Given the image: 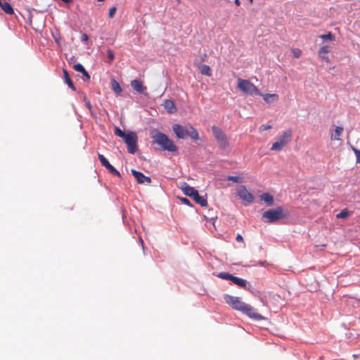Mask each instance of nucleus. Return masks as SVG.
<instances>
[{
	"instance_id": "1",
	"label": "nucleus",
	"mask_w": 360,
	"mask_h": 360,
	"mask_svg": "<svg viewBox=\"0 0 360 360\" xmlns=\"http://www.w3.org/2000/svg\"><path fill=\"white\" fill-rule=\"evenodd\" d=\"M172 129L179 139H184L189 136L195 141L199 139L198 131L191 125L183 127L179 124H175L172 126Z\"/></svg>"
},
{
	"instance_id": "2",
	"label": "nucleus",
	"mask_w": 360,
	"mask_h": 360,
	"mask_svg": "<svg viewBox=\"0 0 360 360\" xmlns=\"http://www.w3.org/2000/svg\"><path fill=\"white\" fill-rule=\"evenodd\" d=\"M154 142L161 147L164 150L169 152H176L177 147L168 136L162 132H155L151 135Z\"/></svg>"
},
{
	"instance_id": "3",
	"label": "nucleus",
	"mask_w": 360,
	"mask_h": 360,
	"mask_svg": "<svg viewBox=\"0 0 360 360\" xmlns=\"http://www.w3.org/2000/svg\"><path fill=\"white\" fill-rule=\"evenodd\" d=\"M288 216V213L281 207L268 210L262 214V217L265 219L264 221L267 223L275 222L279 219L286 218Z\"/></svg>"
},
{
	"instance_id": "4",
	"label": "nucleus",
	"mask_w": 360,
	"mask_h": 360,
	"mask_svg": "<svg viewBox=\"0 0 360 360\" xmlns=\"http://www.w3.org/2000/svg\"><path fill=\"white\" fill-rule=\"evenodd\" d=\"M237 86L243 94L248 95H261V92L257 87L248 79L238 78Z\"/></svg>"
},
{
	"instance_id": "5",
	"label": "nucleus",
	"mask_w": 360,
	"mask_h": 360,
	"mask_svg": "<svg viewBox=\"0 0 360 360\" xmlns=\"http://www.w3.org/2000/svg\"><path fill=\"white\" fill-rule=\"evenodd\" d=\"M292 132L291 129L284 131L278 138L277 141L272 144L271 150L280 151L292 140Z\"/></svg>"
},
{
	"instance_id": "6",
	"label": "nucleus",
	"mask_w": 360,
	"mask_h": 360,
	"mask_svg": "<svg viewBox=\"0 0 360 360\" xmlns=\"http://www.w3.org/2000/svg\"><path fill=\"white\" fill-rule=\"evenodd\" d=\"M212 131L219 147L223 150L226 149L229 146V143L224 131L216 126L212 127Z\"/></svg>"
},
{
	"instance_id": "7",
	"label": "nucleus",
	"mask_w": 360,
	"mask_h": 360,
	"mask_svg": "<svg viewBox=\"0 0 360 360\" xmlns=\"http://www.w3.org/2000/svg\"><path fill=\"white\" fill-rule=\"evenodd\" d=\"M137 136L133 131H129L124 139L127 145V150L129 153L134 154L137 150Z\"/></svg>"
},
{
	"instance_id": "8",
	"label": "nucleus",
	"mask_w": 360,
	"mask_h": 360,
	"mask_svg": "<svg viewBox=\"0 0 360 360\" xmlns=\"http://www.w3.org/2000/svg\"><path fill=\"white\" fill-rule=\"evenodd\" d=\"M224 300L226 303L230 305L233 309L240 311V312H242L246 305V303L241 301L239 297L232 295H226L224 296Z\"/></svg>"
},
{
	"instance_id": "9",
	"label": "nucleus",
	"mask_w": 360,
	"mask_h": 360,
	"mask_svg": "<svg viewBox=\"0 0 360 360\" xmlns=\"http://www.w3.org/2000/svg\"><path fill=\"white\" fill-rule=\"evenodd\" d=\"M242 313L255 321H262L264 319V317L259 314L257 311V309L248 304H246L245 307L242 311Z\"/></svg>"
},
{
	"instance_id": "10",
	"label": "nucleus",
	"mask_w": 360,
	"mask_h": 360,
	"mask_svg": "<svg viewBox=\"0 0 360 360\" xmlns=\"http://www.w3.org/2000/svg\"><path fill=\"white\" fill-rule=\"evenodd\" d=\"M237 193L241 200L247 202L248 203H252L254 201L253 195L249 192L243 185L240 186L237 188Z\"/></svg>"
},
{
	"instance_id": "11",
	"label": "nucleus",
	"mask_w": 360,
	"mask_h": 360,
	"mask_svg": "<svg viewBox=\"0 0 360 360\" xmlns=\"http://www.w3.org/2000/svg\"><path fill=\"white\" fill-rule=\"evenodd\" d=\"M180 188L186 195L191 197L192 198H193L195 195L198 193L196 189L190 186L186 182H182L180 184Z\"/></svg>"
},
{
	"instance_id": "12",
	"label": "nucleus",
	"mask_w": 360,
	"mask_h": 360,
	"mask_svg": "<svg viewBox=\"0 0 360 360\" xmlns=\"http://www.w3.org/2000/svg\"><path fill=\"white\" fill-rule=\"evenodd\" d=\"M131 174L134 175V176L136 178L137 182L139 184H150L151 183V179L149 176H145L142 172H138L135 169L131 170Z\"/></svg>"
},
{
	"instance_id": "13",
	"label": "nucleus",
	"mask_w": 360,
	"mask_h": 360,
	"mask_svg": "<svg viewBox=\"0 0 360 360\" xmlns=\"http://www.w3.org/2000/svg\"><path fill=\"white\" fill-rule=\"evenodd\" d=\"M131 86L139 93H143L146 89V87L143 85L142 82L137 79L132 80L131 82Z\"/></svg>"
},
{
	"instance_id": "14",
	"label": "nucleus",
	"mask_w": 360,
	"mask_h": 360,
	"mask_svg": "<svg viewBox=\"0 0 360 360\" xmlns=\"http://www.w3.org/2000/svg\"><path fill=\"white\" fill-rule=\"evenodd\" d=\"M343 127H336L334 131L330 133V139L332 141H340L341 140V135L343 132Z\"/></svg>"
},
{
	"instance_id": "15",
	"label": "nucleus",
	"mask_w": 360,
	"mask_h": 360,
	"mask_svg": "<svg viewBox=\"0 0 360 360\" xmlns=\"http://www.w3.org/2000/svg\"><path fill=\"white\" fill-rule=\"evenodd\" d=\"M163 106L165 109L170 114L174 113L176 111L175 104L172 100H165L164 101Z\"/></svg>"
},
{
	"instance_id": "16",
	"label": "nucleus",
	"mask_w": 360,
	"mask_h": 360,
	"mask_svg": "<svg viewBox=\"0 0 360 360\" xmlns=\"http://www.w3.org/2000/svg\"><path fill=\"white\" fill-rule=\"evenodd\" d=\"M261 96H262L263 99L268 103H271L273 102H276L278 100V95L276 94H262L261 93Z\"/></svg>"
},
{
	"instance_id": "17",
	"label": "nucleus",
	"mask_w": 360,
	"mask_h": 360,
	"mask_svg": "<svg viewBox=\"0 0 360 360\" xmlns=\"http://www.w3.org/2000/svg\"><path fill=\"white\" fill-rule=\"evenodd\" d=\"M0 7L7 14H10L11 15V14H13L14 13L13 9L11 5L8 2H7V1L2 2L0 0Z\"/></svg>"
},
{
	"instance_id": "18",
	"label": "nucleus",
	"mask_w": 360,
	"mask_h": 360,
	"mask_svg": "<svg viewBox=\"0 0 360 360\" xmlns=\"http://www.w3.org/2000/svg\"><path fill=\"white\" fill-rule=\"evenodd\" d=\"M260 199L264 201L269 206H271L274 204V197L269 193H264L261 195Z\"/></svg>"
},
{
	"instance_id": "19",
	"label": "nucleus",
	"mask_w": 360,
	"mask_h": 360,
	"mask_svg": "<svg viewBox=\"0 0 360 360\" xmlns=\"http://www.w3.org/2000/svg\"><path fill=\"white\" fill-rule=\"evenodd\" d=\"M63 78H64V80H65V83L68 84V86L70 89H72L73 91H75V86L73 84V82H72V79L70 77L68 72L65 69H63Z\"/></svg>"
},
{
	"instance_id": "20",
	"label": "nucleus",
	"mask_w": 360,
	"mask_h": 360,
	"mask_svg": "<svg viewBox=\"0 0 360 360\" xmlns=\"http://www.w3.org/2000/svg\"><path fill=\"white\" fill-rule=\"evenodd\" d=\"M193 199V200H195L196 203L200 205L202 207L207 206V199L202 196H200L198 193L195 195V197Z\"/></svg>"
},
{
	"instance_id": "21",
	"label": "nucleus",
	"mask_w": 360,
	"mask_h": 360,
	"mask_svg": "<svg viewBox=\"0 0 360 360\" xmlns=\"http://www.w3.org/2000/svg\"><path fill=\"white\" fill-rule=\"evenodd\" d=\"M231 281L234 284H236L240 287H242V288H246V285L248 284V282L246 280L238 278V277H236L234 276H233Z\"/></svg>"
},
{
	"instance_id": "22",
	"label": "nucleus",
	"mask_w": 360,
	"mask_h": 360,
	"mask_svg": "<svg viewBox=\"0 0 360 360\" xmlns=\"http://www.w3.org/2000/svg\"><path fill=\"white\" fill-rule=\"evenodd\" d=\"M200 70L202 75L210 77L212 75V70L209 65H202L200 67Z\"/></svg>"
},
{
	"instance_id": "23",
	"label": "nucleus",
	"mask_w": 360,
	"mask_h": 360,
	"mask_svg": "<svg viewBox=\"0 0 360 360\" xmlns=\"http://www.w3.org/2000/svg\"><path fill=\"white\" fill-rule=\"evenodd\" d=\"M331 50V46L325 45L321 47L318 51V56H322V55H327Z\"/></svg>"
},
{
	"instance_id": "24",
	"label": "nucleus",
	"mask_w": 360,
	"mask_h": 360,
	"mask_svg": "<svg viewBox=\"0 0 360 360\" xmlns=\"http://www.w3.org/2000/svg\"><path fill=\"white\" fill-rule=\"evenodd\" d=\"M112 89L118 95L122 91L120 84L115 79L112 81Z\"/></svg>"
},
{
	"instance_id": "25",
	"label": "nucleus",
	"mask_w": 360,
	"mask_h": 360,
	"mask_svg": "<svg viewBox=\"0 0 360 360\" xmlns=\"http://www.w3.org/2000/svg\"><path fill=\"white\" fill-rule=\"evenodd\" d=\"M350 215V212L347 209L342 210L336 215L337 219H346Z\"/></svg>"
},
{
	"instance_id": "26",
	"label": "nucleus",
	"mask_w": 360,
	"mask_h": 360,
	"mask_svg": "<svg viewBox=\"0 0 360 360\" xmlns=\"http://www.w3.org/2000/svg\"><path fill=\"white\" fill-rule=\"evenodd\" d=\"M319 37L323 41H326L327 40H329V41H334L335 40V36L331 32H328L326 34H321Z\"/></svg>"
},
{
	"instance_id": "27",
	"label": "nucleus",
	"mask_w": 360,
	"mask_h": 360,
	"mask_svg": "<svg viewBox=\"0 0 360 360\" xmlns=\"http://www.w3.org/2000/svg\"><path fill=\"white\" fill-rule=\"evenodd\" d=\"M217 276L220 278L224 279V280H229L232 281L233 275L226 273V272H221L219 273Z\"/></svg>"
},
{
	"instance_id": "28",
	"label": "nucleus",
	"mask_w": 360,
	"mask_h": 360,
	"mask_svg": "<svg viewBox=\"0 0 360 360\" xmlns=\"http://www.w3.org/2000/svg\"><path fill=\"white\" fill-rule=\"evenodd\" d=\"M227 180L232 181L234 183H241L243 181V179L239 176H229Z\"/></svg>"
},
{
	"instance_id": "29",
	"label": "nucleus",
	"mask_w": 360,
	"mask_h": 360,
	"mask_svg": "<svg viewBox=\"0 0 360 360\" xmlns=\"http://www.w3.org/2000/svg\"><path fill=\"white\" fill-rule=\"evenodd\" d=\"M115 135L121 137L123 139V140L125 139V137L127 136V133H124L123 131H122L120 128L116 127L115 129Z\"/></svg>"
},
{
	"instance_id": "30",
	"label": "nucleus",
	"mask_w": 360,
	"mask_h": 360,
	"mask_svg": "<svg viewBox=\"0 0 360 360\" xmlns=\"http://www.w3.org/2000/svg\"><path fill=\"white\" fill-rule=\"evenodd\" d=\"M98 159L101 163V165L105 167L108 163H109L108 160L105 158V156L102 154H98Z\"/></svg>"
},
{
	"instance_id": "31",
	"label": "nucleus",
	"mask_w": 360,
	"mask_h": 360,
	"mask_svg": "<svg viewBox=\"0 0 360 360\" xmlns=\"http://www.w3.org/2000/svg\"><path fill=\"white\" fill-rule=\"evenodd\" d=\"M291 51L295 58H300L302 55V51L299 49H292Z\"/></svg>"
},
{
	"instance_id": "32",
	"label": "nucleus",
	"mask_w": 360,
	"mask_h": 360,
	"mask_svg": "<svg viewBox=\"0 0 360 360\" xmlns=\"http://www.w3.org/2000/svg\"><path fill=\"white\" fill-rule=\"evenodd\" d=\"M109 172H110L112 174L117 176L120 177V173L118 170H117L112 165L110 167V168L108 169Z\"/></svg>"
},
{
	"instance_id": "33",
	"label": "nucleus",
	"mask_w": 360,
	"mask_h": 360,
	"mask_svg": "<svg viewBox=\"0 0 360 360\" xmlns=\"http://www.w3.org/2000/svg\"><path fill=\"white\" fill-rule=\"evenodd\" d=\"M106 52H107V56L110 60L109 63H110L115 58L114 53L110 49L107 50Z\"/></svg>"
},
{
	"instance_id": "34",
	"label": "nucleus",
	"mask_w": 360,
	"mask_h": 360,
	"mask_svg": "<svg viewBox=\"0 0 360 360\" xmlns=\"http://www.w3.org/2000/svg\"><path fill=\"white\" fill-rule=\"evenodd\" d=\"M73 69L77 72H82V71H84V68L82 64L77 63L73 65Z\"/></svg>"
},
{
	"instance_id": "35",
	"label": "nucleus",
	"mask_w": 360,
	"mask_h": 360,
	"mask_svg": "<svg viewBox=\"0 0 360 360\" xmlns=\"http://www.w3.org/2000/svg\"><path fill=\"white\" fill-rule=\"evenodd\" d=\"M271 127H272L271 125H269V124H262L259 127V131L260 132H262L266 130H269V129H271Z\"/></svg>"
},
{
	"instance_id": "36",
	"label": "nucleus",
	"mask_w": 360,
	"mask_h": 360,
	"mask_svg": "<svg viewBox=\"0 0 360 360\" xmlns=\"http://www.w3.org/2000/svg\"><path fill=\"white\" fill-rule=\"evenodd\" d=\"M352 150L356 156V162L360 163V150H358L354 147L352 148Z\"/></svg>"
},
{
	"instance_id": "37",
	"label": "nucleus",
	"mask_w": 360,
	"mask_h": 360,
	"mask_svg": "<svg viewBox=\"0 0 360 360\" xmlns=\"http://www.w3.org/2000/svg\"><path fill=\"white\" fill-rule=\"evenodd\" d=\"M83 75V77H84V81H89L90 79V75H89V73L86 71V70L84 69V71H82L81 72Z\"/></svg>"
},
{
	"instance_id": "38",
	"label": "nucleus",
	"mask_w": 360,
	"mask_h": 360,
	"mask_svg": "<svg viewBox=\"0 0 360 360\" xmlns=\"http://www.w3.org/2000/svg\"><path fill=\"white\" fill-rule=\"evenodd\" d=\"M116 10H117V8H116V7H115V6L112 7V8L110 9V11H109V17H110V18H112L114 17V15H115V12H116Z\"/></svg>"
},
{
	"instance_id": "39",
	"label": "nucleus",
	"mask_w": 360,
	"mask_h": 360,
	"mask_svg": "<svg viewBox=\"0 0 360 360\" xmlns=\"http://www.w3.org/2000/svg\"><path fill=\"white\" fill-rule=\"evenodd\" d=\"M84 102H85V105H86V106L88 108V109H89L90 111H91V110H92V106H91V103H90V101H89V100H87L86 97H84Z\"/></svg>"
},
{
	"instance_id": "40",
	"label": "nucleus",
	"mask_w": 360,
	"mask_h": 360,
	"mask_svg": "<svg viewBox=\"0 0 360 360\" xmlns=\"http://www.w3.org/2000/svg\"><path fill=\"white\" fill-rule=\"evenodd\" d=\"M89 39V37L86 34L83 33L81 37V41L84 42L86 41Z\"/></svg>"
},
{
	"instance_id": "41",
	"label": "nucleus",
	"mask_w": 360,
	"mask_h": 360,
	"mask_svg": "<svg viewBox=\"0 0 360 360\" xmlns=\"http://www.w3.org/2000/svg\"><path fill=\"white\" fill-rule=\"evenodd\" d=\"M236 240L239 243H243V238L240 234L237 235Z\"/></svg>"
},
{
	"instance_id": "42",
	"label": "nucleus",
	"mask_w": 360,
	"mask_h": 360,
	"mask_svg": "<svg viewBox=\"0 0 360 360\" xmlns=\"http://www.w3.org/2000/svg\"><path fill=\"white\" fill-rule=\"evenodd\" d=\"M322 60H325L326 63H330V59L327 55H322V56H319Z\"/></svg>"
},
{
	"instance_id": "43",
	"label": "nucleus",
	"mask_w": 360,
	"mask_h": 360,
	"mask_svg": "<svg viewBox=\"0 0 360 360\" xmlns=\"http://www.w3.org/2000/svg\"><path fill=\"white\" fill-rule=\"evenodd\" d=\"M181 202L186 205H190V202L187 198H181Z\"/></svg>"
},
{
	"instance_id": "44",
	"label": "nucleus",
	"mask_w": 360,
	"mask_h": 360,
	"mask_svg": "<svg viewBox=\"0 0 360 360\" xmlns=\"http://www.w3.org/2000/svg\"><path fill=\"white\" fill-rule=\"evenodd\" d=\"M61 1L65 4H70L72 2V0H61Z\"/></svg>"
},
{
	"instance_id": "45",
	"label": "nucleus",
	"mask_w": 360,
	"mask_h": 360,
	"mask_svg": "<svg viewBox=\"0 0 360 360\" xmlns=\"http://www.w3.org/2000/svg\"><path fill=\"white\" fill-rule=\"evenodd\" d=\"M111 166L112 165L109 162L105 166V167L108 170Z\"/></svg>"
},
{
	"instance_id": "46",
	"label": "nucleus",
	"mask_w": 360,
	"mask_h": 360,
	"mask_svg": "<svg viewBox=\"0 0 360 360\" xmlns=\"http://www.w3.org/2000/svg\"><path fill=\"white\" fill-rule=\"evenodd\" d=\"M234 2L237 6H239L240 4V0H234Z\"/></svg>"
},
{
	"instance_id": "47",
	"label": "nucleus",
	"mask_w": 360,
	"mask_h": 360,
	"mask_svg": "<svg viewBox=\"0 0 360 360\" xmlns=\"http://www.w3.org/2000/svg\"><path fill=\"white\" fill-rule=\"evenodd\" d=\"M176 1L179 4L181 2V0H176Z\"/></svg>"
},
{
	"instance_id": "48",
	"label": "nucleus",
	"mask_w": 360,
	"mask_h": 360,
	"mask_svg": "<svg viewBox=\"0 0 360 360\" xmlns=\"http://www.w3.org/2000/svg\"><path fill=\"white\" fill-rule=\"evenodd\" d=\"M98 1H103L104 0H97Z\"/></svg>"
}]
</instances>
